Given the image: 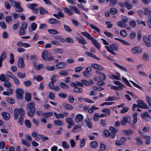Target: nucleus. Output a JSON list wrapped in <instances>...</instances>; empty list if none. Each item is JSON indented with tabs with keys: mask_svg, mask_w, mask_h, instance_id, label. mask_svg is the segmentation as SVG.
<instances>
[{
	"mask_svg": "<svg viewBox=\"0 0 151 151\" xmlns=\"http://www.w3.org/2000/svg\"><path fill=\"white\" fill-rule=\"evenodd\" d=\"M27 23L26 22H23L22 23V27L20 28L25 29L27 28Z\"/></svg>",
	"mask_w": 151,
	"mask_h": 151,
	"instance_id": "58",
	"label": "nucleus"
},
{
	"mask_svg": "<svg viewBox=\"0 0 151 151\" xmlns=\"http://www.w3.org/2000/svg\"><path fill=\"white\" fill-rule=\"evenodd\" d=\"M21 4L19 3V4L16 7L15 11L17 12H21L23 11V9L21 7Z\"/></svg>",
	"mask_w": 151,
	"mask_h": 151,
	"instance_id": "22",
	"label": "nucleus"
},
{
	"mask_svg": "<svg viewBox=\"0 0 151 151\" xmlns=\"http://www.w3.org/2000/svg\"><path fill=\"white\" fill-rule=\"evenodd\" d=\"M25 99L28 102L31 101V94L27 93L25 94Z\"/></svg>",
	"mask_w": 151,
	"mask_h": 151,
	"instance_id": "40",
	"label": "nucleus"
},
{
	"mask_svg": "<svg viewBox=\"0 0 151 151\" xmlns=\"http://www.w3.org/2000/svg\"><path fill=\"white\" fill-rule=\"evenodd\" d=\"M138 114L136 112H135L133 114L132 116L133 118L132 122L134 124H135L137 121V115Z\"/></svg>",
	"mask_w": 151,
	"mask_h": 151,
	"instance_id": "31",
	"label": "nucleus"
},
{
	"mask_svg": "<svg viewBox=\"0 0 151 151\" xmlns=\"http://www.w3.org/2000/svg\"><path fill=\"white\" fill-rule=\"evenodd\" d=\"M6 101L9 103L11 104H14L15 102V101L14 100H13V99L11 98H6Z\"/></svg>",
	"mask_w": 151,
	"mask_h": 151,
	"instance_id": "50",
	"label": "nucleus"
},
{
	"mask_svg": "<svg viewBox=\"0 0 151 151\" xmlns=\"http://www.w3.org/2000/svg\"><path fill=\"white\" fill-rule=\"evenodd\" d=\"M54 124L55 125H58L59 126H62L63 125L64 123L61 121L57 120L54 121Z\"/></svg>",
	"mask_w": 151,
	"mask_h": 151,
	"instance_id": "35",
	"label": "nucleus"
},
{
	"mask_svg": "<svg viewBox=\"0 0 151 151\" xmlns=\"http://www.w3.org/2000/svg\"><path fill=\"white\" fill-rule=\"evenodd\" d=\"M48 22L52 24H58L60 23V22L54 18H51L49 19L48 20Z\"/></svg>",
	"mask_w": 151,
	"mask_h": 151,
	"instance_id": "17",
	"label": "nucleus"
},
{
	"mask_svg": "<svg viewBox=\"0 0 151 151\" xmlns=\"http://www.w3.org/2000/svg\"><path fill=\"white\" fill-rule=\"evenodd\" d=\"M131 120V119L129 116H127L124 117H123L121 124L123 126L125 125L127 123H129L130 124H132V123L130 122Z\"/></svg>",
	"mask_w": 151,
	"mask_h": 151,
	"instance_id": "4",
	"label": "nucleus"
},
{
	"mask_svg": "<svg viewBox=\"0 0 151 151\" xmlns=\"http://www.w3.org/2000/svg\"><path fill=\"white\" fill-rule=\"evenodd\" d=\"M98 109V108L95 107L94 106H93L88 110V111L89 113H91L93 112L94 110Z\"/></svg>",
	"mask_w": 151,
	"mask_h": 151,
	"instance_id": "57",
	"label": "nucleus"
},
{
	"mask_svg": "<svg viewBox=\"0 0 151 151\" xmlns=\"http://www.w3.org/2000/svg\"><path fill=\"white\" fill-rule=\"evenodd\" d=\"M39 10H40V14H44L48 13V12L47 10L42 7H40L39 8Z\"/></svg>",
	"mask_w": 151,
	"mask_h": 151,
	"instance_id": "53",
	"label": "nucleus"
},
{
	"mask_svg": "<svg viewBox=\"0 0 151 151\" xmlns=\"http://www.w3.org/2000/svg\"><path fill=\"white\" fill-rule=\"evenodd\" d=\"M17 98L20 99H22L23 97V94L24 93L23 90L21 88H18L16 91Z\"/></svg>",
	"mask_w": 151,
	"mask_h": 151,
	"instance_id": "3",
	"label": "nucleus"
},
{
	"mask_svg": "<svg viewBox=\"0 0 151 151\" xmlns=\"http://www.w3.org/2000/svg\"><path fill=\"white\" fill-rule=\"evenodd\" d=\"M115 39L116 40H117L119 41L120 42H122L123 44H124L125 45H127V46L129 45V43L125 41H124V40H122L120 39H119L118 38H115Z\"/></svg>",
	"mask_w": 151,
	"mask_h": 151,
	"instance_id": "39",
	"label": "nucleus"
},
{
	"mask_svg": "<svg viewBox=\"0 0 151 151\" xmlns=\"http://www.w3.org/2000/svg\"><path fill=\"white\" fill-rule=\"evenodd\" d=\"M99 78L100 80H103L106 78L105 75L102 73H99Z\"/></svg>",
	"mask_w": 151,
	"mask_h": 151,
	"instance_id": "51",
	"label": "nucleus"
},
{
	"mask_svg": "<svg viewBox=\"0 0 151 151\" xmlns=\"http://www.w3.org/2000/svg\"><path fill=\"white\" fill-rule=\"evenodd\" d=\"M60 86L62 88L64 89H68L69 88V86L67 85L63 82H61L60 83Z\"/></svg>",
	"mask_w": 151,
	"mask_h": 151,
	"instance_id": "48",
	"label": "nucleus"
},
{
	"mask_svg": "<svg viewBox=\"0 0 151 151\" xmlns=\"http://www.w3.org/2000/svg\"><path fill=\"white\" fill-rule=\"evenodd\" d=\"M14 119L15 120L18 118V116L19 117L18 119V123L21 125L23 124L24 122V118L25 117V111L22 108L19 109H15L14 111Z\"/></svg>",
	"mask_w": 151,
	"mask_h": 151,
	"instance_id": "1",
	"label": "nucleus"
},
{
	"mask_svg": "<svg viewBox=\"0 0 151 151\" xmlns=\"http://www.w3.org/2000/svg\"><path fill=\"white\" fill-rule=\"evenodd\" d=\"M66 122L68 124L74 123L72 119L70 117H68L65 119Z\"/></svg>",
	"mask_w": 151,
	"mask_h": 151,
	"instance_id": "52",
	"label": "nucleus"
},
{
	"mask_svg": "<svg viewBox=\"0 0 151 151\" xmlns=\"http://www.w3.org/2000/svg\"><path fill=\"white\" fill-rule=\"evenodd\" d=\"M83 119V116L81 114H77L75 116V121L76 122L78 123L81 121Z\"/></svg>",
	"mask_w": 151,
	"mask_h": 151,
	"instance_id": "7",
	"label": "nucleus"
},
{
	"mask_svg": "<svg viewBox=\"0 0 151 151\" xmlns=\"http://www.w3.org/2000/svg\"><path fill=\"white\" fill-rule=\"evenodd\" d=\"M38 135L42 139L43 141H45V140H47L49 139L47 137L41 134H39Z\"/></svg>",
	"mask_w": 151,
	"mask_h": 151,
	"instance_id": "63",
	"label": "nucleus"
},
{
	"mask_svg": "<svg viewBox=\"0 0 151 151\" xmlns=\"http://www.w3.org/2000/svg\"><path fill=\"white\" fill-rule=\"evenodd\" d=\"M17 75L20 78H24L26 76V74L25 73H22L21 72H17Z\"/></svg>",
	"mask_w": 151,
	"mask_h": 151,
	"instance_id": "47",
	"label": "nucleus"
},
{
	"mask_svg": "<svg viewBox=\"0 0 151 151\" xmlns=\"http://www.w3.org/2000/svg\"><path fill=\"white\" fill-rule=\"evenodd\" d=\"M8 80V79L6 81H5L4 83L3 84L4 86L7 88L11 87L12 86L11 83L7 81Z\"/></svg>",
	"mask_w": 151,
	"mask_h": 151,
	"instance_id": "49",
	"label": "nucleus"
},
{
	"mask_svg": "<svg viewBox=\"0 0 151 151\" xmlns=\"http://www.w3.org/2000/svg\"><path fill=\"white\" fill-rule=\"evenodd\" d=\"M98 145V143L95 141H93L91 142V146L93 148H95Z\"/></svg>",
	"mask_w": 151,
	"mask_h": 151,
	"instance_id": "56",
	"label": "nucleus"
},
{
	"mask_svg": "<svg viewBox=\"0 0 151 151\" xmlns=\"http://www.w3.org/2000/svg\"><path fill=\"white\" fill-rule=\"evenodd\" d=\"M63 106L65 109H67L70 110L73 108L72 106L65 103L63 104Z\"/></svg>",
	"mask_w": 151,
	"mask_h": 151,
	"instance_id": "27",
	"label": "nucleus"
},
{
	"mask_svg": "<svg viewBox=\"0 0 151 151\" xmlns=\"http://www.w3.org/2000/svg\"><path fill=\"white\" fill-rule=\"evenodd\" d=\"M80 38H79L77 37H76V39L77 40L78 43L82 45L86 44L87 43V42L81 36H80Z\"/></svg>",
	"mask_w": 151,
	"mask_h": 151,
	"instance_id": "10",
	"label": "nucleus"
},
{
	"mask_svg": "<svg viewBox=\"0 0 151 151\" xmlns=\"http://www.w3.org/2000/svg\"><path fill=\"white\" fill-rule=\"evenodd\" d=\"M5 19L6 22L8 23H11L13 21L12 17L9 16H6L5 17Z\"/></svg>",
	"mask_w": 151,
	"mask_h": 151,
	"instance_id": "43",
	"label": "nucleus"
},
{
	"mask_svg": "<svg viewBox=\"0 0 151 151\" xmlns=\"http://www.w3.org/2000/svg\"><path fill=\"white\" fill-rule=\"evenodd\" d=\"M69 7L76 13L78 14H80V11H79L78 9L76 7L72 6H69Z\"/></svg>",
	"mask_w": 151,
	"mask_h": 151,
	"instance_id": "32",
	"label": "nucleus"
},
{
	"mask_svg": "<svg viewBox=\"0 0 151 151\" xmlns=\"http://www.w3.org/2000/svg\"><path fill=\"white\" fill-rule=\"evenodd\" d=\"M59 74L62 76H66L68 74V72L66 70H63L60 71Z\"/></svg>",
	"mask_w": 151,
	"mask_h": 151,
	"instance_id": "46",
	"label": "nucleus"
},
{
	"mask_svg": "<svg viewBox=\"0 0 151 151\" xmlns=\"http://www.w3.org/2000/svg\"><path fill=\"white\" fill-rule=\"evenodd\" d=\"M25 124L26 125L28 128H30L31 126V123L29 120L26 119L25 121Z\"/></svg>",
	"mask_w": 151,
	"mask_h": 151,
	"instance_id": "60",
	"label": "nucleus"
},
{
	"mask_svg": "<svg viewBox=\"0 0 151 151\" xmlns=\"http://www.w3.org/2000/svg\"><path fill=\"white\" fill-rule=\"evenodd\" d=\"M122 80L124 82L126 85H127V86L130 87H132V86L130 84L129 82L128 81L126 78L123 77H122Z\"/></svg>",
	"mask_w": 151,
	"mask_h": 151,
	"instance_id": "54",
	"label": "nucleus"
},
{
	"mask_svg": "<svg viewBox=\"0 0 151 151\" xmlns=\"http://www.w3.org/2000/svg\"><path fill=\"white\" fill-rule=\"evenodd\" d=\"M91 40L93 44L98 49H99L100 48L99 47V43L96 40L93 38Z\"/></svg>",
	"mask_w": 151,
	"mask_h": 151,
	"instance_id": "23",
	"label": "nucleus"
},
{
	"mask_svg": "<svg viewBox=\"0 0 151 151\" xmlns=\"http://www.w3.org/2000/svg\"><path fill=\"white\" fill-rule=\"evenodd\" d=\"M54 114L56 117L58 119H59L60 118L62 119L64 118V115L63 114H57L56 112H55Z\"/></svg>",
	"mask_w": 151,
	"mask_h": 151,
	"instance_id": "42",
	"label": "nucleus"
},
{
	"mask_svg": "<svg viewBox=\"0 0 151 151\" xmlns=\"http://www.w3.org/2000/svg\"><path fill=\"white\" fill-rule=\"evenodd\" d=\"M35 103L31 102L29 103L26 106V110L27 114L28 116L31 117H33L34 116V114L35 113Z\"/></svg>",
	"mask_w": 151,
	"mask_h": 151,
	"instance_id": "2",
	"label": "nucleus"
},
{
	"mask_svg": "<svg viewBox=\"0 0 151 151\" xmlns=\"http://www.w3.org/2000/svg\"><path fill=\"white\" fill-rule=\"evenodd\" d=\"M73 90L74 91L78 93H82L83 92V89L82 88L77 86L73 88Z\"/></svg>",
	"mask_w": 151,
	"mask_h": 151,
	"instance_id": "24",
	"label": "nucleus"
},
{
	"mask_svg": "<svg viewBox=\"0 0 151 151\" xmlns=\"http://www.w3.org/2000/svg\"><path fill=\"white\" fill-rule=\"evenodd\" d=\"M53 51L56 53H59L61 54L63 53V51L60 48L55 49H54Z\"/></svg>",
	"mask_w": 151,
	"mask_h": 151,
	"instance_id": "59",
	"label": "nucleus"
},
{
	"mask_svg": "<svg viewBox=\"0 0 151 151\" xmlns=\"http://www.w3.org/2000/svg\"><path fill=\"white\" fill-rule=\"evenodd\" d=\"M111 50L112 51H117L118 50V46L114 44H112L109 47Z\"/></svg>",
	"mask_w": 151,
	"mask_h": 151,
	"instance_id": "26",
	"label": "nucleus"
},
{
	"mask_svg": "<svg viewBox=\"0 0 151 151\" xmlns=\"http://www.w3.org/2000/svg\"><path fill=\"white\" fill-rule=\"evenodd\" d=\"M124 5L129 10L131 9L132 8V6L129 3L128 1H125L124 2Z\"/></svg>",
	"mask_w": 151,
	"mask_h": 151,
	"instance_id": "29",
	"label": "nucleus"
},
{
	"mask_svg": "<svg viewBox=\"0 0 151 151\" xmlns=\"http://www.w3.org/2000/svg\"><path fill=\"white\" fill-rule=\"evenodd\" d=\"M114 63L115 66H116V67H117L121 70L124 71L125 72L127 71L126 69L124 67H123L122 66L116 63Z\"/></svg>",
	"mask_w": 151,
	"mask_h": 151,
	"instance_id": "37",
	"label": "nucleus"
},
{
	"mask_svg": "<svg viewBox=\"0 0 151 151\" xmlns=\"http://www.w3.org/2000/svg\"><path fill=\"white\" fill-rule=\"evenodd\" d=\"M90 26L94 30V32H98V33H100V29L96 27L94 25H93L92 24H91L90 25Z\"/></svg>",
	"mask_w": 151,
	"mask_h": 151,
	"instance_id": "38",
	"label": "nucleus"
},
{
	"mask_svg": "<svg viewBox=\"0 0 151 151\" xmlns=\"http://www.w3.org/2000/svg\"><path fill=\"white\" fill-rule=\"evenodd\" d=\"M12 79L16 85L18 86L20 84V83L19 80L15 76Z\"/></svg>",
	"mask_w": 151,
	"mask_h": 151,
	"instance_id": "33",
	"label": "nucleus"
},
{
	"mask_svg": "<svg viewBox=\"0 0 151 151\" xmlns=\"http://www.w3.org/2000/svg\"><path fill=\"white\" fill-rule=\"evenodd\" d=\"M66 66V64L64 62H60L55 65L56 69H62L65 68Z\"/></svg>",
	"mask_w": 151,
	"mask_h": 151,
	"instance_id": "6",
	"label": "nucleus"
},
{
	"mask_svg": "<svg viewBox=\"0 0 151 151\" xmlns=\"http://www.w3.org/2000/svg\"><path fill=\"white\" fill-rule=\"evenodd\" d=\"M63 9L64 12L67 13L69 15H71L73 14V12L70 9L66 7H63Z\"/></svg>",
	"mask_w": 151,
	"mask_h": 151,
	"instance_id": "25",
	"label": "nucleus"
},
{
	"mask_svg": "<svg viewBox=\"0 0 151 151\" xmlns=\"http://www.w3.org/2000/svg\"><path fill=\"white\" fill-rule=\"evenodd\" d=\"M113 83L116 85L118 86L117 87L119 88H120V90H119V91H121L123 89L122 87H125V86L122 83H120L119 82L117 81H114Z\"/></svg>",
	"mask_w": 151,
	"mask_h": 151,
	"instance_id": "15",
	"label": "nucleus"
},
{
	"mask_svg": "<svg viewBox=\"0 0 151 151\" xmlns=\"http://www.w3.org/2000/svg\"><path fill=\"white\" fill-rule=\"evenodd\" d=\"M91 66L94 68L100 71L104 70L103 68L100 65L96 64H92L91 65Z\"/></svg>",
	"mask_w": 151,
	"mask_h": 151,
	"instance_id": "9",
	"label": "nucleus"
},
{
	"mask_svg": "<svg viewBox=\"0 0 151 151\" xmlns=\"http://www.w3.org/2000/svg\"><path fill=\"white\" fill-rule=\"evenodd\" d=\"M37 24L35 23H33L32 24L31 27L29 28V32H32V31L35 30L37 28Z\"/></svg>",
	"mask_w": 151,
	"mask_h": 151,
	"instance_id": "21",
	"label": "nucleus"
},
{
	"mask_svg": "<svg viewBox=\"0 0 151 151\" xmlns=\"http://www.w3.org/2000/svg\"><path fill=\"white\" fill-rule=\"evenodd\" d=\"M62 145L63 147L65 149H67L70 147V146L65 141L62 142Z\"/></svg>",
	"mask_w": 151,
	"mask_h": 151,
	"instance_id": "30",
	"label": "nucleus"
},
{
	"mask_svg": "<svg viewBox=\"0 0 151 151\" xmlns=\"http://www.w3.org/2000/svg\"><path fill=\"white\" fill-rule=\"evenodd\" d=\"M22 142L23 145L27 147H29L30 146V143L25 139H22Z\"/></svg>",
	"mask_w": 151,
	"mask_h": 151,
	"instance_id": "34",
	"label": "nucleus"
},
{
	"mask_svg": "<svg viewBox=\"0 0 151 151\" xmlns=\"http://www.w3.org/2000/svg\"><path fill=\"white\" fill-rule=\"evenodd\" d=\"M85 122L88 128H91L92 127V123L91 122L90 119L88 118L85 119Z\"/></svg>",
	"mask_w": 151,
	"mask_h": 151,
	"instance_id": "18",
	"label": "nucleus"
},
{
	"mask_svg": "<svg viewBox=\"0 0 151 151\" xmlns=\"http://www.w3.org/2000/svg\"><path fill=\"white\" fill-rule=\"evenodd\" d=\"M42 116L45 118H47L49 117L52 116H53V114L52 112H49L43 113Z\"/></svg>",
	"mask_w": 151,
	"mask_h": 151,
	"instance_id": "19",
	"label": "nucleus"
},
{
	"mask_svg": "<svg viewBox=\"0 0 151 151\" xmlns=\"http://www.w3.org/2000/svg\"><path fill=\"white\" fill-rule=\"evenodd\" d=\"M48 32L50 34H58L57 31L54 29H50L48 30Z\"/></svg>",
	"mask_w": 151,
	"mask_h": 151,
	"instance_id": "62",
	"label": "nucleus"
},
{
	"mask_svg": "<svg viewBox=\"0 0 151 151\" xmlns=\"http://www.w3.org/2000/svg\"><path fill=\"white\" fill-rule=\"evenodd\" d=\"M104 33L106 36L109 37H113L114 36V35L113 34L107 31L104 32Z\"/></svg>",
	"mask_w": 151,
	"mask_h": 151,
	"instance_id": "61",
	"label": "nucleus"
},
{
	"mask_svg": "<svg viewBox=\"0 0 151 151\" xmlns=\"http://www.w3.org/2000/svg\"><path fill=\"white\" fill-rule=\"evenodd\" d=\"M143 40L147 47H150L151 46V44L150 42L147 41L148 40H147L146 37H143Z\"/></svg>",
	"mask_w": 151,
	"mask_h": 151,
	"instance_id": "44",
	"label": "nucleus"
},
{
	"mask_svg": "<svg viewBox=\"0 0 151 151\" xmlns=\"http://www.w3.org/2000/svg\"><path fill=\"white\" fill-rule=\"evenodd\" d=\"M6 52H4L2 53L1 55L0 60H3L6 58Z\"/></svg>",
	"mask_w": 151,
	"mask_h": 151,
	"instance_id": "64",
	"label": "nucleus"
},
{
	"mask_svg": "<svg viewBox=\"0 0 151 151\" xmlns=\"http://www.w3.org/2000/svg\"><path fill=\"white\" fill-rule=\"evenodd\" d=\"M132 52L134 54L139 53L142 51V49L138 47H135L132 49Z\"/></svg>",
	"mask_w": 151,
	"mask_h": 151,
	"instance_id": "8",
	"label": "nucleus"
},
{
	"mask_svg": "<svg viewBox=\"0 0 151 151\" xmlns=\"http://www.w3.org/2000/svg\"><path fill=\"white\" fill-rule=\"evenodd\" d=\"M24 63L23 59L19 58L18 60V66L20 68H23L24 67Z\"/></svg>",
	"mask_w": 151,
	"mask_h": 151,
	"instance_id": "14",
	"label": "nucleus"
},
{
	"mask_svg": "<svg viewBox=\"0 0 151 151\" xmlns=\"http://www.w3.org/2000/svg\"><path fill=\"white\" fill-rule=\"evenodd\" d=\"M142 120L144 121H147L148 120L146 119V117H147L148 119H150L151 117L147 112H145L141 114Z\"/></svg>",
	"mask_w": 151,
	"mask_h": 151,
	"instance_id": "5",
	"label": "nucleus"
},
{
	"mask_svg": "<svg viewBox=\"0 0 151 151\" xmlns=\"http://www.w3.org/2000/svg\"><path fill=\"white\" fill-rule=\"evenodd\" d=\"M81 34L83 36L87 37L88 39L91 40L93 37H91V35L88 33L86 32H81Z\"/></svg>",
	"mask_w": 151,
	"mask_h": 151,
	"instance_id": "28",
	"label": "nucleus"
},
{
	"mask_svg": "<svg viewBox=\"0 0 151 151\" xmlns=\"http://www.w3.org/2000/svg\"><path fill=\"white\" fill-rule=\"evenodd\" d=\"M2 115L3 118L5 120H9L10 117V116L9 114L5 112H2Z\"/></svg>",
	"mask_w": 151,
	"mask_h": 151,
	"instance_id": "13",
	"label": "nucleus"
},
{
	"mask_svg": "<svg viewBox=\"0 0 151 151\" xmlns=\"http://www.w3.org/2000/svg\"><path fill=\"white\" fill-rule=\"evenodd\" d=\"M48 52L47 50H45L43 51L42 54V57L43 60L46 61L47 57Z\"/></svg>",
	"mask_w": 151,
	"mask_h": 151,
	"instance_id": "16",
	"label": "nucleus"
},
{
	"mask_svg": "<svg viewBox=\"0 0 151 151\" xmlns=\"http://www.w3.org/2000/svg\"><path fill=\"white\" fill-rule=\"evenodd\" d=\"M117 26L119 27H125L127 26L126 24H125L124 23H123L121 21L118 22L117 23Z\"/></svg>",
	"mask_w": 151,
	"mask_h": 151,
	"instance_id": "41",
	"label": "nucleus"
},
{
	"mask_svg": "<svg viewBox=\"0 0 151 151\" xmlns=\"http://www.w3.org/2000/svg\"><path fill=\"white\" fill-rule=\"evenodd\" d=\"M135 140L137 142L136 143L138 145H141L142 144V142L139 137H137L136 138H135Z\"/></svg>",
	"mask_w": 151,
	"mask_h": 151,
	"instance_id": "55",
	"label": "nucleus"
},
{
	"mask_svg": "<svg viewBox=\"0 0 151 151\" xmlns=\"http://www.w3.org/2000/svg\"><path fill=\"white\" fill-rule=\"evenodd\" d=\"M81 83L83 85H85L87 86H91V84L89 81L85 80H82L81 81Z\"/></svg>",
	"mask_w": 151,
	"mask_h": 151,
	"instance_id": "36",
	"label": "nucleus"
},
{
	"mask_svg": "<svg viewBox=\"0 0 151 151\" xmlns=\"http://www.w3.org/2000/svg\"><path fill=\"white\" fill-rule=\"evenodd\" d=\"M85 54L86 55H88L89 56L92 57L98 60H100V58H99L97 57L95 55L92 53L90 52H86L85 53Z\"/></svg>",
	"mask_w": 151,
	"mask_h": 151,
	"instance_id": "20",
	"label": "nucleus"
},
{
	"mask_svg": "<svg viewBox=\"0 0 151 151\" xmlns=\"http://www.w3.org/2000/svg\"><path fill=\"white\" fill-rule=\"evenodd\" d=\"M137 102L139 105L142 106L145 108H142L144 109H148L149 108L148 106L143 101L141 100H137Z\"/></svg>",
	"mask_w": 151,
	"mask_h": 151,
	"instance_id": "12",
	"label": "nucleus"
},
{
	"mask_svg": "<svg viewBox=\"0 0 151 151\" xmlns=\"http://www.w3.org/2000/svg\"><path fill=\"white\" fill-rule=\"evenodd\" d=\"M109 12L112 15H115L117 13V11L115 8H111Z\"/></svg>",
	"mask_w": 151,
	"mask_h": 151,
	"instance_id": "45",
	"label": "nucleus"
},
{
	"mask_svg": "<svg viewBox=\"0 0 151 151\" xmlns=\"http://www.w3.org/2000/svg\"><path fill=\"white\" fill-rule=\"evenodd\" d=\"M33 64L35 66V69L38 70L42 69L44 67V65L43 64H39L37 63L34 62Z\"/></svg>",
	"mask_w": 151,
	"mask_h": 151,
	"instance_id": "11",
	"label": "nucleus"
}]
</instances>
